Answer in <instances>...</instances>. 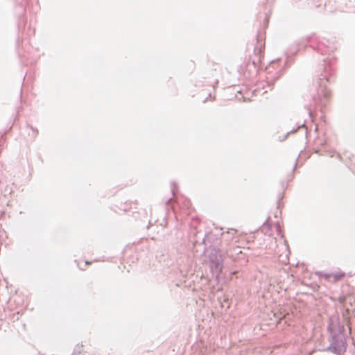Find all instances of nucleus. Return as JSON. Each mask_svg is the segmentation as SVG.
I'll list each match as a JSON object with an SVG mask.
<instances>
[{"instance_id": "1", "label": "nucleus", "mask_w": 355, "mask_h": 355, "mask_svg": "<svg viewBox=\"0 0 355 355\" xmlns=\"http://www.w3.org/2000/svg\"><path fill=\"white\" fill-rule=\"evenodd\" d=\"M345 277L344 272H337V273H332L327 275V277L329 279H332L333 281L336 282L340 279H341L343 277Z\"/></svg>"}, {"instance_id": "2", "label": "nucleus", "mask_w": 355, "mask_h": 355, "mask_svg": "<svg viewBox=\"0 0 355 355\" xmlns=\"http://www.w3.org/2000/svg\"><path fill=\"white\" fill-rule=\"evenodd\" d=\"M346 349H347V344H346V343H345V342H343V343H342V347H341V349H340L338 350V354H340V353H342V352H345V351H346Z\"/></svg>"}, {"instance_id": "3", "label": "nucleus", "mask_w": 355, "mask_h": 355, "mask_svg": "<svg viewBox=\"0 0 355 355\" xmlns=\"http://www.w3.org/2000/svg\"><path fill=\"white\" fill-rule=\"evenodd\" d=\"M89 264H90V263L88 261H86V265H89Z\"/></svg>"}]
</instances>
